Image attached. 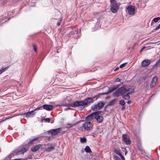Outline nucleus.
Returning <instances> with one entry per match:
<instances>
[{
  "mask_svg": "<svg viewBox=\"0 0 160 160\" xmlns=\"http://www.w3.org/2000/svg\"><path fill=\"white\" fill-rule=\"evenodd\" d=\"M100 95H102L101 94V93H99L98 95H96L95 96H94V97H93L92 98H91L92 99V102H90V103H93V102H94V99H95L96 98V100L98 98V96H100Z\"/></svg>",
  "mask_w": 160,
  "mask_h": 160,
  "instance_id": "nucleus-21",
  "label": "nucleus"
},
{
  "mask_svg": "<svg viewBox=\"0 0 160 160\" xmlns=\"http://www.w3.org/2000/svg\"><path fill=\"white\" fill-rule=\"evenodd\" d=\"M157 80L158 78L156 76H155L152 78L150 84L151 88H153L156 85Z\"/></svg>",
  "mask_w": 160,
  "mask_h": 160,
  "instance_id": "nucleus-11",
  "label": "nucleus"
},
{
  "mask_svg": "<svg viewBox=\"0 0 160 160\" xmlns=\"http://www.w3.org/2000/svg\"><path fill=\"white\" fill-rule=\"evenodd\" d=\"M160 59L158 60V61L154 65H153V67L154 68V67H155L157 66H158L159 64V63H160Z\"/></svg>",
  "mask_w": 160,
  "mask_h": 160,
  "instance_id": "nucleus-33",
  "label": "nucleus"
},
{
  "mask_svg": "<svg viewBox=\"0 0 160 160\" xmlns=\"http://www.w3.org/2000/svg\"><path fill=\"white\" fill-rule=\"evenodd\" d=\"M21 154V153H20V151H18L17 150H15L13 152H12V153L11 154V156H13L16 155H18L19 154Z\"/></svg>",
  "mask_w": 160,
  "mask_h": 160,
  "instance_id": "nucleus-19",
  "label": "nucleus"
},
{
  "mask_svg": "<svg viewBox=\"0 0 160 160\" xmlns=\"http://www.w3.org/2000/svg\"><path fill=\"white\" fill-rule=\"evenodd\" d=\"M125 107H125V105L124 106H122V107L121 109V110L122 111H123V110H125Z\"/></svg>",
  "mask_w": 160,
  "mask_h": 160,
  "instance_id": "nucleus-44",
  "label": "nucleus"
},
{
  "mask_svg": "<svg viewBox=\"0 0 160 160\" xmlns=\"http://www.w3.org/2000/svg\"><path fill=\"white\" fill-rule=\"evenodd\" d=\"M126 90L129 94H131L134 91V89L133 88H129L128 89L126 88Z\"/></svg>",
  "mask_w": 160,
  "mask_h": 160,
  "instance_id": "nucleus-22",
  "label": "nucleus"
},
{
  "mask_svg": "<svg viewBox=\"0 0 160 160\" xmlns=\"http://www.w3.org/2000/svg\"><path fill=\"white\" fill-rule=\"evenodd\" d=\"M41 120L42 121L44 120L47 122H50V119L49 118H42Z\"/></svg>",
  "mask_w": 160,
  "mask_h": 160,
  "instance_id": "nucleus-30",
  "label": "nucleus"
},
{
  "mask_svg": "<svg viewBox=\"0 0 160 160\" xmlns=\"http://www.w3.org/2000/svg\"><path fill=\"white\" fill-rule=\"evenodd\" d=\"M61 128L51 130L48 131L49 134H51L52 135H55L58 134L61 130Z\"/></svg>",
  "mask_w": 160,
  "mask_h": 160,
  "instance_id": "nucleus-6",
  "label": "nucleus"
},
{
  "mask_svg": "<svg viewBox=\"0 0 160 160\" xmlns=\"http://www.w3.org/2000/svg\"><path fill=\"white\" fill-rule=\"evenodd\" d=\"M84 150L87 153H91L92 152V151L90 148L88 146H87L86 147Z\"/></svg>",
  "mask_w": 160,
  "mask_h": 160,
  "instance_id": "nucleus-20",
  "label": "nucleus"
},
{
  "mask_svg": "<svg viewBox=\"0 0 160 160\" xmlns=\"http://www.w3.org/2000/svg\"><path fill=\"white\" fill-rule=\"evenodd\" d=\"M80 141L82 143L86 142L87 141V139L86 138H81Z\"/></svg>",
  "mask_w": 160,
  "mask_h": 160,
  "instance_id": "nucleus-32",
  "label": "nucleus"
},
{
  "mask_svg": "<svg viewBox=\"0 0 160 160\" xmlns=\"http://www.w3.org/2000/svg\"><path fill=\"white\" fill-rule=\"evenodd\" d=\"M92 109L94 111H97L98 110L101 109L99 107V105L98 104L92 106Z\"/></svg>",
  "mask_w": 160,
  "mask_h": 160,
  "instance_id": "nucleus-17",
  "label": "nucleus"
},
{
  "mask_svg": "<svg viewBox=\"0 0 160 160\" xmlns=\"http://www.w3.org/2000/svg\"><path fill=\"white\" fill-rule=\"evenodd\" d=\"M114 152L119 156L122 154L120 150L117 149L116 148H114Z\"/></svg>",
  "mask_w": 160,
  "mask_h": 160,
  "instance_id": "nucleus-23",
  "label": "nucleus"
},
{
  "mask_svg": "<svg viewBox=\"0 0 160 160\" xmlns=\"http://www.w3.org/2000/svg\"><path fill=\"white\" fill-rule=\"evenodd\" d=\"M38 139V138H35L32 139H28V145H32L33 144L34 142L37 141Z\"/></svg>",
  "mask_w": 160,
  "mask_h": 160,
  "instance_id": "nucleus-15",
  "label": "nucleus"
},
{
  "mask_svg": "<svg viewBox=\"0 0 160 160\" xmlns=\"http://www.w3.org/2000/svg\"><path fill=\"white\" fill-rule=\"evenodd\" d=\"M101 111H96V112H93V113L94 114L96 117H97V116H100V114L101 113Z\"/></svg>",
  "mask_w": 160,
  "mask_h": 160,
  "instance_id": "nucleus-29",
  "label": "nucleus"
},
{
  "mask_svg": "<svg viewBox=\"0 0 160 160\" xmlns=\"http://www.w3.org/2000/svg\"><path fill=\"white\" fill-rule=\"evenodd\" d=\"M119 69V67H117V68L115 69L114 70V71H117V70H118Z\"/></svg>",
  "mask_w": 160,
  "mask_h": 160,
  "instance_id": "nucleus-47",
  "label": "nucleus"
},
{
  "mask_svg": "<svg viewBox=\"0 0 160 160\" xmlns=\"http://www.w3.org/2000/svg\"><path fill=\"white\" fill-rule=\"evenodd\" d=\"M127 103L128 104H130L131 102L130 100H129L127 102Z\"/></svg>",
  "mask_w": 160,
  "mask_h": 160,
  "instance_id": "nucleus-48",
  "label": "nucleus"
},
{
  "mask_svg": "<svg viewBox=\"0 0 160 160\" xmlns=\"http://www.w3.org/2000/svg\"><path fill=\"white\" fill-rule=\"evenodd\" d=\"M54 149V147L52 146H51L50 147H48V148H46L45 149V150L48 152H50L52 151Z\"/></svg>",
  "mask_w": 160,
  "mask_h": 160,
  "instance_id": "nucleus-24",
  "label": "nucleus"
},
{
  "mask_svg": "<svg viewBox=\"0 0 160 160\" xmlns=\"http://www.w3.org/2000/svg\"><path fill=\"white\" fill-rule=\"evenodd\" d=\"M82 127L85 130L87 131L91 130L93 125L91 122L87 121L82 124Z\"/></svg>",
  "mask_w": 160,
  "mask_h": 160,
  "instance_id": "nucleus-4",
  "label": "nucleus"
},
{
  "mask_svg": "<svg viewBox=\"0 0 160 160\" xmlns=\"http://www.w3.org/2000/svg\"><path fill=\"white\" fill-rule=\"evenodd\" d=\"M160 28V24H159L157 27L155 28L156 30H158Z\"/></svg>",
  "mask_w": 160,
  "mask_h": 160,
  "instance_id": "nucleus-40",
  "label": "nucleus"
},
{
  "mask_svg": "<svg viewBox=\"0 0 160 160\" xmlns=\"http://www.w3.org/2000/svg\"><path fill=\"white\" fill-rule=\"evenodd\" d=\"M146 48L145 47H143L140 50V52H142Z\"/></svg>",
  "mask_w": 160,
  "mask_h": 160,
  "instance_id": "nucleus-43",
  "label": "nucleus"
},
{
  "mask_svg": "<svg viewBox=\"0 0 160 160\" xmlns=\"http://www.w3.org/2000/svg\"><path fill=\"white\" fill-rule=\"evenodd\" d=\"M119 156L120 157L122 160H125L124 157L122 155V154L120 155H119Z\"/></svg>",
  "mask_w": 160,
  "mask_h": 160,
  "instance_id": "nucleus-38",
  "label": "nucleus"
},
{
  "mask_svg": "<svg viewBox=\"0 0 160 160\" xmlns=\"http://www.w3.org/2000/svg\"><path fill=\"white\" fill-rule=\"evenodd\" d=\"M32 47H33V48L34 50V51L35 52H37V47H36V45L35 44H33L32 45Z\"/></svg>",
  "mask_w": 160,
  "mask_h": 160,
  "instance_id": "nucleus-35",
  "label": "nucleus"
},
{
  "mask_svg": "<svg viewBox=\"0 0 160 160\" xmlns=\"http://www.w3.org/2000/svg\"><path fill=\"white\" fill-rule=\"evenodd\" d=\"M110 2L112 4L111 10L112 12L116 13L118 8V6L115 0H111Z\"/></svg>",
  "mask_w": 160,
  "mask_h": 160,
  "instance_id": "nucleus-3",
  "label": "nucleus"
},
{
  "mask_svg": "<svg viewBox=\"0 0 160 160\" xmlns=\"http://www.w3.org/2000/svg\"><path fill=\"white\" fill-rule=\"evenodd\" d=\"M42 108H43L42 106H41L39 107H38L37 108L35 109L34 110L35 111V110H37L41 109H42Z\"/></svg>",
  "mask_w": 160,
  "mask_h": 160,
  "instance_id": "nucleus-37",
  "label": "nucleus"
},
{
  "mask_svg": "<svg viewBox=\"0 0 160 160\" xmlns=\"http://www.w3.org/2000/svg\"><path fill=\"white\" fill-rule=\"evenodd\" d=\"M150 64V61L149 60L146 59L143 60L142 63V66L144 67H146L149 65Z\"/></svg>",
  "mask_w": 160,
  "mask_h": 160,
  "instance_id": "nucleus-13",
  "label": "nucleus"
},
{
  "mask_svg": "<svg viewBox=\"0 0 160 160\" xmlns=\"http://www.w3.org/2000/svg\"><path fill=\"white\" fill-rule=\"evenodd\" d=\"M9 68V66L7 67L4 68H2L0 70V75H1L2 72L5 71Z\"/></svg>",
  "mask_w": 160,
  "mask_h": 160,
  "instance_id": "nucleus-27",
  "label": "nucleus"
},
{
  "mask_svg": "<svg viewBox=\"0 0 160 160\" xmlns=\"http://www.w3.org/2000/svg\"><path fill=\"white\" fill-rule=\"evenodd\" d=\"M53 122H54V121H52V122H51V123H53Z\"/></svg>",
  "mask_w": 160,
  "mask_h": 160,
  "instance_id": "nucleus-53",
  "label": "nucleus"
},
{
  "mask_svg": "<svg viewBox=\"0 0 160 160\" xmlns=\"http://www.w3.org/2000/svg\"><path fill=\"white\" fill-rule=\"evenodd\" d=\"M10 118H11V117H9V116L8 117H7L5 118V119H3L2 121H0V123H1V122H3L5 121V120H8V119H10Z\"/></svg>",
  "mask_w": 160,
  "mask_h": 160,
  "instance_id": "nucleus-36",
  "label": "nucleus"
},
{
  "mask_svg": "<svg viewBox=\"0 0 160 160\" xmlns=\"http://www.w3.org/2000/svg\"><path fill=\"white\" fill-rule=\"evenodd\" d=\"M128 13L131 15H133L135 13V7L132 5H129L127 8Z\"/></svg>",
  "mask_w": 160,
  "mask_h": 160,
  "instance_id": "nucleus-5",
  "label": "nucleus"
},
{
  "mask_svg": "<svg viewBox=\"0 0 160 160\" xmlns=\"http://www.w3.org/2000/svg\"><path fill=\"white\" fill-rule=\"evenodd\" d=\"M120 86V85H113L110 90L108 91V92H106L105 93H102L101 94L102 95H105V94H108L112 92L114 90L118 88L119 86Z\"/></svg>",
  "mask_w": 160,
  "mask_h": 160,
  "instance_id": "nucleus-7",
  "label": "nucleus"
},
{
  "mask_svg": "<svg viewBox=\"0 0 160 160\" xmlns=\"http://www.w3.org/2000/svg\"><path fill=\"white\" fill-rule=\"evenodd\" d=\"M96 117L93 112L87 116L85 120L87 121H92L95 119Z\"/></svg>",
  "mask_w": 160,
  "mask_h": 160,
  "instance_id": "nucleus-9",
  "label": "nucleus"
},
{
  "mask_svg": "<svg viewBox=\"0 0 160 160\" xmlns=\"http://www.w3.org/2000/svg\"><path fill=\"white\" fill-rule=\"evenodd\" d=\"M18 115L16 113H15V114H14L13 115V116L14 117H15V116H17Z\"/></svg>",
  "mask_w": 160,
  "mask_h": 160,
  "instance_id": "nucleus-49",
  "label": "nucleus"
},
{
  "mask_svg": "<svg viewBox=\"0 0 160 160\" xmlns=\"http://www.w3.org/2000/svg\"><path fill=\"white\" fill-rule=\"evenodd\" d=\"M74 34V32L73 31H71L70 33H69V35H73Z\"/></svg>",
  "mask_w": 160,
  "mask_h": 160,
  "instance_id": "nucleus-41",
  "label": "nucleus"
},
{
  "mask_svg": "<svg viewBox=\"0 0 160 160\" xmlns=\"http://www.w3.org/2000/svg\"><path fill=\"white\" fill-rule=\"evenodd\" d=\"M160 19V17H158L154 18L152 22L154 21L155 22H157Z\"/></svg>",
  "mask_w": 160,
  "mask_h": 160,
  "instance_id": "nucleus-31",
  "label": "nucleus"
},
{
  "mask_svg": "<svg viewBox=\"0 0 160 160\" xmlns=\"http://www.w3.org/2000/svg\"><path fill=\"white\" fill-rule=\"evenodd\" d=\"M103 117L101 116L96 117L95 119H96L98 123H101L103 120Z\"/></svg>",
  "mask_w": 160,
  "mask_h": 160,
  "instance_id": "nucleus-16",
  "label": "nucleus"
},
{
  "mask_svg": "<svg viewBox=\"0 0 160 160\" xmlns=\"http://www.w3.org/2000/svg\"><path fill=\"white\" fill-rule=\"evenodd\" d=\"M70 109V108H65V110H68V109Z\"/></svg>",
  "mask_w": 160,
  "mask_h": 160,
  "instance_id": "nucleus-52",
  "label": "nucleus"
},
{
  "mask_svg": "<svg viewBox=\"0 0 160 160\" xmlns=\"http://www.w3.org/2000/svg\"><path fill=\"white\" fill-rule=\"evenodd\" d=\"M129 94L128 92H127L126 88L123 87L119 88L113 93V95L114 97H118L121 96L125 100H128L130 99Z\"/></svg>",
  "mask_w": 160,
  "mask_h": 160,
  "instance_id": "nucleus-2",
  "label": "nucleus"
},
{
  "mask_svg": "<svg viewBox=\"0 0 160 160\" xmlns=\"http://www.w3.org/2000/svg\"><path fill=\"white\" fill-rule=\"evenodd\" d=\"M34 111V110H32L31 111H30L26 113H24L23 114L26 115V116L28 117L30 116H33L34 114V113L33 112Z\"/></svg>",
  "mask_w": 160,
  "mask_h": 160,
  "instance_id": "nucleus-14",
  "label": "nucleus"
},
{
  "mask_svg": "<svg viewBox=\"0 0 160 160\" xmlns=\"http://www.w3.org/2000/svg\"><path fill=\"white\" fill-rule=\"evenodd\" d=\"M120 79L119 78H118L116 80V82H120Z\"/></svg>",
  "mask_w": 160,
  "mask_h": 160,
  "instance_id": "nucleus-45",
  "label": "nucleus"
},
{
  "mask_svg": "<svg viewBox=\"0 0 160 160\" xmlns=\"http://www.w3.org/2000/svg\"><path fill=\"white\" fill-rule=\"evenodd\" d=\"M123 149L124 150H123V151L125 153V155H126L128 151L125 148H124Z\"/></svg>",
  "mask_w": 160,
  "mask_h": 160,
  "instance_id": "nucleus-39",
  "label": "nucleus"
},
{
  "mask_svg": "<svg viewBox=\"0 0 160 160\" xmlns=\"http://www.w3.org/2000/svg\"><path fill=\"white\" fill-rule=\"evenodd\" d=\"M99 105L100 109H101L104 106V103L103 102H100L98 103Z\"/></svg>",
  "mask_w": 160,
  "mask_h": 160,
  "instance_id": "nucleus-26",
  "label": "nucleus"
},
{
  "mask_svg": "<svg viewBox=\"0 0 160 160\" xmlns=\"http://www.w3.org/2000/svg\"><path fill=\"white\" fill-rule=\"evenodd\" d=\"M27 150L25 148H21L20 150V153L22 154L24 153L25 152H26Z\"/></svg>",
  "mask_w": 160,
  "mask_h": 160,
  "instance_id": "nucleus-25",
  "label": "nucleus"
},
{
  "mask_svg": "<svg viewBox=\"0 0 160 160\" xmlns=\"http://www.w3.org/2000/svg\"><path fill=\"white\" fill-rule=\"evenodd\" d=\"M9 117H11V118L14 117L13 115H11L10 116H9Z\"/></svg>",
  "mask_w": 160,
  "mask_h": 160,
  "instance_id": "nucleus-51",
  "label": "nucleus"
},
{
  "mask_svg": "<svg viewBox=\"0 0 160 160\" xmlns=\"http://www.w3.org/2000/svg\"><path fill=\"white\" fill-rule=\"evenodd\" d=\"M122 139L127 144L129 145L131 143V141L128 138V136L126 134H123L122 136Z\"/></svg>",
  "mask_w": 160,
  "mask_h": 160,
  "instance_id": "nucleus-8",
  "label": "nucleus"
},
{
  "mask_svg": "<svg viewBox=\"0 0 160 160\" xmlns=\"http://www.w3.org/2000/svg\"><path fill=\"white\" fill-rule=\"evenodd\" d=\"M119 104L122 106H124L125 105L126 102L124 100L122 99L119 101Z\"/></svg>",
  "mask_w": 160,
  "mask_h": 160,
  "instance_id": "nucleus-28",
  "label": "nucleus"
},
{
  "mask_svg": "<svg viewBox=\"0 0 160 160\" xmlns=\"http://www.w3.org/2000/svg\"><path fill=\"white\" fill-rule=\"evenodd\" d=\"M57 25L58 26H59L60 25V22H58L57 23Z\"/></svg>",
  "mask_w": 160,
  "mask_h": 160,
  "instance_id": "nucleus-50",
  "label": "nucleus"
},
{
  "mask_svg": "<svg viewBox=\"0 0 160 160\" xmlns=\"http://www.w3.org/2000/svg\"><path fill=\"white\" fill-rule=\"evenodd\" d=\"M79 122H78L77 123H75L73 124H68V126H66L64 128H70L72 127L73 126H75L78 124L79 123Z\"/></svg>",
  "mask_w": 160,
  "mask_h": 160,
  "instance_id": "nucleus-18",
  "label": "nucleus"
},
{
  "mask_svg": "<svg viewBox=\"0 0 160 160\" xmlns=\"http://www.w3.org/2000/svg\"><path fill=\"white\" fill-rule=\"evenodd\" d=\"M127 64V62H125L122 64L120 66V68H123L124 67L125 65Z\"/></svg>",
  "mask_w": 160,
  "mask_h": 160,
  "instance_id": "nucleus-34",
  "label": "nucleus"
},
{
  "mask_svg": "<svg viewBox=\"0 0 160 160\" xmlns=\"http://www.w3.org/2000/svg\"><path fill=\"white\" fill-rule=\"evenodd\" d=\"M115 100H112L110 102V104H112L115 102Z\"/></svg>",
  "mask_w": 160,
  "mask_h": 160,
  "instance_id": "nucleus-46",
  "label": "nucleus"
},
{
  "mask_svg": "<svg viewBox=\"0 0 160 160\" xmlns=\"http://www.w3.org/2000/svg\"><path fill=\"white\" fill-rule=\"evenodd\" d=\"M92 99L90 98H87L84 100L81 101H76L73 104H70L68 105V107L76 108L78 107L82 106L80 108V110H82L84 108L90 103V102H92Z\"/></svg>",
  "mask_w": 160,
  "mask_h": 160,
  "instance_id": "nucleus-1",
  "label": "nucleus"
},
{
  "mask_svg": "<svg viewBox=\"0 0 160 160\" xmlns=\"http://www.w3.org/2000/svg\"><path fill=\"white\" fill-rule=\"evenodd\" d=\"M149 80H147L146 81V83H147V85H146V88H147V87H148V82H149Z\"/></svg>",
  "mask_w": 160,
  "mask_h": 160,
  "instance_id": "nucleus-42",
  "label": "nucleus"
},
{
  "mask_svg": "<svg viewBox=\"0 0 160 160\" xmlns=\"http://www.w3.org/2000/svg\"><path fill=\"white\" fill-rule=\"evenodd\" d=\"M42 107L43 109L47 111H50L53 109V106L51 105L44 104L42 105Z\"/></svg>",
  "mask_w": 160,
  "mask_h": 160,
  "instance_id": "nucleus-12",
  "label": "nucleus"
},
{
  "mask_svg": "<svg viewBox=\"0 0 160 160\" xmlns=\"http://www.w3.org/2000/svg\"><path fill=\"white\" fill-rule=\"evenodd\" d=\"M42 146V145L41 144H36L31 148V150L32 152H36L40 149Z\"/></svg>",
  "mask_w": 160,
  "mask_h": 160,
  "instance_id": "nucleus-10",
  "label": "nucleus"
}]
</instances>
